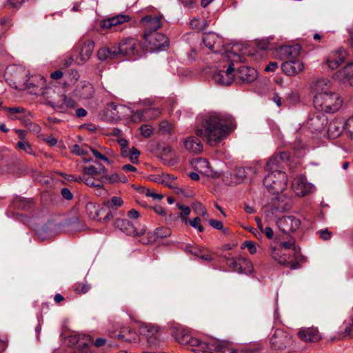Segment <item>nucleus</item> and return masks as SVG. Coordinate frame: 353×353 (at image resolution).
I'll return each mask as SVG.
<instances>
[{
    "mask_svg": "<svg viewBox=\"0 0 353 353\" xmlns=\"http://www.w3.org/2000/svg\"><path fill=\"white\" fill-rule=\"evenodd\" d=\"M235 128L236 122L230 114L209 112L201 116L200 127H196V134L205 137L210 145L215 146Z\"/></svg>",
    "mask_w": 353,
    "mask_h": 353,
    "instance_id": "nucleus-1",
    "label": "nucleus"
},
{
    "mask_svg": "<svg viewBox=\"0 0 353 353\" xmlns=\"http://www.w3.org/2000/svg\"><path fill=\"white\" fill-rule=\"evenodd\" d=\"M287 158V153L281 152L270 157L266 163L267 174L263 179V184L273 194L282 192L287 187L288 176L285 172L281 170Z\"/></svg>",
    "mask_w": 353,
    "mask_h": 353,
    "instance_id": "nucleus-2",
    "label": "nucleus"
},
{
    "mask_svg": "<svg viewBox=\"0 0 353 353\" xmlns=\"http://www.w3.org/2000/svg\"><path fill=\"white\" fill-rule=\"evenodd\" d=\"M314 103L328 112H334L342 106L343 99L336 92L322 90L314 96Z\"/></svg>",
    "mask_w": 353,
    "mask_h": 353,
    "instance_id": "nucleus-3",
    "label": "nucleus"
},
{
    "mask_svg": "<svg viewBox=\"0 0 353 353\" xmlns=\"http://www.w3.org/2000/svg\"><path fill=\"white\" fill-rule=\"evenodd\" d=\"M225 57L230 61L229 66L225 71H219L213 76L214 81L221 86H230L234 80V63L241 61V57L232 52H228Z\"/></svg>",
    "mask_w": 353,
    "mask_h": 353,
    "instance_id": "nucleus-4",
    "label": "nucleus"
},
{
    "mask_svg": "<svg viewBox=\"0 0 353 353\" xmlns=\"http://www.w3.org/2000/svg\"><path fill=\"white\" fill-rule=\"evenodd\" d=\"M131 112V108L123 105H116L114 103L108 104L100 114L101 118L106 121L117 122L125 118Z\"/></svg>",
    "mask_w": 353,
    "mask_h": 353,
    "instance_id": "nucleus-5",
    "label": "nucleus"
},
{
    "mask_svg": "<svg viewBox=\"0 0 353 353\" xmlns=\"http://www.w3.org/2000/svg\"><path fill=\"white\" fill-rule=\"evenodd\" d=\"M94 48V43L88 39H81L75 45L73 51L78 54L75 61L78 65H83L88 61Z\"/></svg>",
    "mask_w": 353,
    "mask_h": 353,
    "instance_id": "nucleus-6",
    "label": "nucleus"
},
{
    "mask_svg": "<svg viewBox=\"0 0 353 353\" xmlns=\"http://www.w3.org/2000/svg\"><path fill=\"white\" fill-rule=\"evenodd\" d=\"M114 227L120 230L126 235L131 236H141L146 232V227L143 225H134L125 219L117 218L113 222Z\"/></svg>",
    "mask_w": 353,
    "mask_h": 353,
    "instance_id": "nucleus-7",
    "label": "nucleus"
},
{
    "mask_svg": "<svg viewBox=\"0 0 353 353\" xmlns=\"http://www.w3.org/2000/svg\"><path fill=\"white\" fill-rule=\"evenodd\" d=\"M143 39L148 43V48L152 50H164L169 45L168 38L158 32L143 33Z\"/></svg>",
    "mask_w": 353,
    "mask_h": 353,
    "instance_id": "nucleus-8",
    "label": "nucleus"
},
{
    "mask_svg": "<svg viewBox=\"0 0 353 353\" xmlns=\"http://www.w3.org/2000/svg\"><path fill=\"white\" fill-rule=\"evenodd\" d=\"M172 333L176 341L182 345L197 346L200 343V341L192 337L188 330L183 327H173Z\"/></svg>",
    "mask_w": 353,
    "mask_h": 353,
    "instance_id": "nucleus-9",
    "label": "nucleus"
},
{
    "mask_svg": "<svg viewBox=\"0 0 353 353\" xmlns=\"http://www.w3.org/2000/svg\"><path fill=\"white\" fill-rule=\"evenodd\" d=\"M118 46L121 57L132 56L138 53L140 42L135 37H128L121 39Z\"/></svg>",
    "mask_w": 353,
    "mask_h": 353,
    "instance_id": "nucleus-10",
    "label": "nucleus"
},
{
    "mask_svg": "<svg viewBox=\"0 0 353 353\" xmlns=\"http://www.w3.org/2000/svg\"><path fill=\"white\" fill-rule=\"evenodd\" d=\"M141 26L144 28V33L157 32L162 26V17L161 15H146L141 18Z\"/></svg>",
    "mask_w": 353,
    "mask_h": 353,
    "instance_id": "nucleus-11",
    "label": "nucleus"
},
{
    "mask_svg": "<svg viewBox=\"0 0 353 353\" xmlns=\"http://www.w3.org/2000/svg\"><path fill=\"white\" fill-rule=\"evenodd\" d=\"M292 188L299 196H304L314 191V185L307 181L304 176H298L292 181Z\"/></svg>",
    "mask_w": 353,
    "mask_h": 353,
    "instance_id": "nucleus-12",
    "label": "nucleus"
},
{
    "mask_svg": "<svg viewBox=\"0 0 353 353\" xmlns=\"http://www.w3.org/2000/svg\"><path fill=\"white\" fill-rule=\"evenodd\" d=\"M276 223L281 232L287 233L296 230L301 225V221L294 216H285L279 218Z\"/></svg>",
    "mask_w": 353,
    "mask_h": 353,
    "instance_id": "nucleus-13",
    "label": "nucleus"
},
{
    "mask_svg": "<svg viewBox=\"0 0 353 353\" xmlns=\"http://www.w3.org/2000/svg\"><path fill=\"white\" fill-rule=\"evenodd\" d=\"M270 254L274 261L283 265H291L294 259L290 257V253L284 252L279 245L272 244L270 246Z\"/></svg>",
    "mask_w": 353,
    "mask_h": 353,
    "instance_id": "nucleus-14",
    "label": "nucleus"
},
{
    "mask_svg": "<svg viewBox=\"0 0 353 353\" xmlns=\"http://www.w3.org/2000/svg\"><path fill=\"white\" fill-rule=\"evenodd\" d=\"M292 205V200L290 196L285 194L279 195L272 200V210L283 212L290 210Z\"/></svg>",
    "mask_w": 353,
    "mask_h": 353,
    "instance_id": "nucleus-15",
    "label": "nucleus"
},
{
    "mask_svg": "<svg viewBox=\"0 0 353 353\" xmlns=\"http://www.w3.org/2000/svg\"><path fill=\"white\" fill-rule=\"evenodd\" d=\"M301 50L300 45L285 46L278 50L280 59L285 61L295 60L299 56Z\"/></svg>",
    "mask_w": 353,
    "mask_h": 353,
    "instance_id": "nucleus-16",
    "label": "nucleus"
},
{
    "mask_svg": "<svg viewBox=\"0 0 353 353\" xmlns=\"http://www.w3.org/2000/svg\"><path fill=\"white\" fill-rule=\"evenodd\" d=\"M184 148L192 154H200L203 150V146L200 139L194 136H189L181 139Z\"/></svg>",
    "mask_w": 353,
    "mask_h": 353,
    "instance_id": "nucleus-17",
    "label": "nucleus"
},
{
    "mask_svg": "<svg viewBox=\"0 0 353 353\" xmlns=\"http://www.w3.org/2000/svg\"><path fill=\"white\" fill-rule=\"evenodd\" d=\"M335 74L338 83L347 82L350 86L353 87V63H347Z\"/></svg>",
    "mask_w": 353,
    "mask_h": 353,
    "instance_id": "nucleus-18",
    "label": "nucleus"
},
{
    "mask_svg": "<svg viewBox=\"0 0 353 353\" xmlns=\"http://www.w3.org/2000/svg\"><path fill=\"white\" fill-rule=\"evenodd\" d=\"M298 336L305 343L317 342L322 338L319 330L314 327L301 329L298 332Z\"/></svg>",
    "mask_w": 353,
    "mask_h": 353,
    "instance_id": "nucleus-19",
    "label": "nucleus"
},
{
    "mask_svg": "<svg viewBox=\"0 0 353 353\" xmlns=\"http://www.w3.org/2000/svg\"><path fill=\"white\" fill-rule=\"evenodd\" d=\"M161 112L158 109H148L144 111L134 112L131 110V112L125 117H130L132 121L139 122L142 121L143 117L146 119H154L160 115Z\"/></svg>",
    "mask_w": 353,
    "mask_h": 353,
    "instance_id": "nucleus-20",
    "label": "nucleus"
},
{
    "mask_svg": "<svg viewBox=\"0 0 353 353\" xmlns=\"http://www.w3.org/2000/svg\"><path fill=\"white\" fill-rule=\"evenodd\" d=\"M282 70L288 75L296 74L304 69V65L300 60L285 61L281 65Z\"/></svg>",
    "mask_w": 353,
    "mask_h": 353,
    "instance_id": "nucleus-21",
    "label": "nucleus"
},
{
    "mask_svg": "<svg viewBox=\"0 0 353 353\" xmlns=\"http://www.w3.org/2000/svg\"><path fill=\"white\" fill-rule=\"evenodd\" d=\"M150 346H156L160 343V335L157 327L146 325L141 328Z\"/></svg>",
    "mask_w": 353,
    "mask_h": 353,
    "instance_id": "nucleus-22",
    "label": "nucleus"
},
{
    "mask_svg": "<svg viewBox=\"0 0 353 353\" xmlns=\"http://www.w3.org/2000/svg\"><path fill=\"white\" fill-rule=\"evenodd\" d=\"M60 94L57 90H46L41 93L43 98L46 99V103L50 104L54 108L61 109L62 103H61Z\"/></svg>",
    "mask_w": 353,
    "mask_h": 353,
    "instance_id": "nucleus-23",
    "label": "nucleus"
},
{
    "mask_svg": "<svg viewBox=\"0 0 353 353\" xmlns=\"http://www.w3.org/2000/svg\"><path fill=\"white\" fill-rule=\"evenodd\" d=\"M344 129L345 123L341 119H336L330 123L327 133L330 138L335 139L341 134Z\"/></svg>",
    "mask_w": 353,
    "mask_h": 353,
    "instance_id": "nucleus-24",
    "label": "nucleus"
},
{
    "mask_svg": "<svg viewBox=\"0 0 353 353\" xmlns=\"http://www.w3.org/2000/svg\"><path fill=\"white\" fill-rule=\"evenodd\" d=\"M312 85L316 88H323V87H337L339 83L336 78V74L332 77H316L312 81Z\"/></svg>",
    "mask_w": 353,
    "mask_h": 353,
    "instance_id": "nucleus-25",
    "label": "nucleus"
},
{
    "mask_svg": "<svg viewBox=\"0 0 353 353\" xmlns=\"http://www.w3.org/2000/svg\"><path fill=\"white\" fill-rule=\"evenodd\" d=\"M130 17L126 14H118L117 16L103 19L101 22V26L103 28L110 29L119 24L128 22Z\"/></svg>",
    "mask_w": 353,
    "mask_h": 353,
    "instance_id": "nucleus-26",
    "label": "nucleus"
},
{
    "mask_svg": "<svg viewBox=\"0 0 353 353\" xmlns=\"http://www.w3.org/2000/svg\"><path fill=\"white\" fill-rule=\"evenodd\" d=\"M256 70L250 67L241 66L238 68V77L243 82L250 83L256 78Z\"/></svg>",
    "mask_w": 353,
    "mask_h": 353,
    "instance_id": "nucleus-27",
    "label": "nucleus"
},
{
    "mask_svg": "<svg viewBox=\"0 0 353 353\" xmlns=\"http://www.w3.org/2000/svg\"><path fill=\"white\" fill-rule=\"evenodd\" d=\"M86 213L88 216L94 220L101 221V214L104 212L103 208L94 203L89 202L85 205Z\"/></svg>",
    "mask_w": 353,
    "mask_h": 353,
    "instance_id": "nucleus-28",
    "label": "nucleus"
},
{
    "mask_svg": "<svg viewBox=\"0 0 353 353\" xmlns=\"http://www.w3.org/2000/svg\"><path fill=\"white\" fill-rule=\"evenodd\" d=\"M345 52L343 51H336L333 52L327 59V65L330 68L336 69L345 60Z\"/></svg>",
    "mask_w": 353,
    "mask_h": 353,
    "instance_id": "nucleus-29",
    "label": "nucleus"
},
{
    "mask_svg": "<svg viewBox=\"0 0 353 353\" xmlns=\"http://www.w3.org/2000/svg\"><path fill=\"white\" fill-rule=\"evenodd\" d=\"M279 246L285 252L290 253V257H296V255L299 252V249L295 245L294 239H290L288 241L281 243Z\"/></svg>",
    "mask_w": 353,
    "mask_h": 353,
    "instance_id": "nucleus-30",
    "label": "nucleus"
},
{
    "mask_svg": "<svg viewBox=\"0 0 353 353\" xmlns=\"http://www.w3.org/2000/svg\"><path fill=\"white\" fill-rule=\"evenodd\" d=\"M89 146L87 145H79L78 144H74L70 148V152L72 154H77L78 156L83 157V161L84 162H89L92 159L86 157L85 156L88 154Z\"/></svg>",
    "mask_w": 353,
    "mask_h": 353,
    "instance_id": "nucleus-31",
    "label": "nucleus"
},
{
    "mask_svg": "<svg viewBox=\"0 0 353 353\" xmlns=\"http://www.w3.org/2000/svg\"><path fill=\"white\" fill-rule=\"evenodd\" d=\"M327 123V119L324 115H316L310 120V125L316 132L321 131Z\"/></svg>",
    "mask_w": 353,
    "mask_h": 353,
    "instance_id": "nucleus-32",
    "label": "nucleus"
},
{
    "mask_svg": "<svg viewBox=\"0 0 353 353\" xmlns=\"http://www.w3.org/2000/svg\"><path fill=\"white\" fill-rule=\"evenodd\" d=\"M162 185L174 190H179L177 177L170 174L163 173Z\"/></svg>",
    "mask_w": 353,
    "mask_h": 353,
    "instance_id": "nucleus-33",
    "label": "nucleus"
},
{
    "mask_svg": "<svg viewBox=\"0 0 353 353\" xmlns=\"http://www.w3.org/2000/svg\"><path fill=\"white\" fill-rule=\"evenodd\" d=\"M240 261L239 273L249 274L253 272L254 268L251 261L240 257Z\"/></svg>",
    "mask_w": 353,
    "mask_h": 353,
    "instance_id": "nucleus-34",
    "label": "nucleus"
},
{
    "mask_svg": "<svg viewBox=\"0 0 353 353\" xmlns=\"http://www.w3.org/2000/svg\"><path fill=\"white\" fill-rule=\"evenodd\" d=\"M83 172L84 173V175L93 176L100 173L105 174L107 170L102 165H100L99 169H97L94 165H89L83 167Z\"/></svg>",
    "mask_w": 353,
    "mask_h": 353,
    "instance_id": "nucleus-35",
    "label": "nucleus"
},
{
    "mask_svg": "<svg viewBox=\"0 0 353 353\" xmlns=\"http://www.w3.org/2000/svg\"><path fill=\"white\" fill-rule=\"evenodd\" d=\"M119 339L130 343L136 342L137 334L133 330H124L118 335Z\"/></svg>",
    "mask_w": 353,
    "mask_h": 353,
    "instance_id": "nucleus-36",
    "label": "nucleus"
},
{
    "mask_svg": "<svg viewBox=\"0 0 353 353\" xmlns=\"http://www.w3.org/2000/svg\"><path fill=\"white\" fill-rule=\"evenodd\" d=\"M252 172V169L251 168H239L236 169L235 171L236 182L238 183H241Z\"/></svg>",
    "mask_w": 353,
    "mask_h": 353,
    "instance_id": "nucleus-37",
    "label": "nucleus"
},
{
    "mask_svg": "<svg viewBox=\"0 0 353 353\" xmlns=\"http://www.w3.org/2000/svg\"><path fill=\"white\" fill-rule=\"evenodd\" d=\"M75 180L78 182L83 181L87 185L94 188L100 187V183H101V181H96L95 179L91 176H86L85 175H83L82 176H79L78 179H76Z\"/></svg>",
    "mask_w": 353,
    "mask_h": 353,
    "instance_id": "nucleus-38",
    "label": "nucleus"
},
{
    "mask_svg": "<svg viewBox=\"0 0 353 353\" xmlns=\"http://www.w3.org/2000/svg\"><path fill=\"white\" fill-rule=\"evenodd\" d=\"M182 221L185 223H189L192 227L196 229L200 232L204 231V228L201 224V221L199 217H195L193 219H188L186 217H182Z\"/></svg>",
    "mask_w": 353,
    "mask_h": 353,
    "instance_id": "nucleus-39",
    "label": "nucleus"
},
{
    "mask_svg": "<svg viewBox=\"0 0 353 353\" xmlns=\"http://www.w3.org/2000/svg\"><path fill=\"white\" fill-rule=\"evenodd\" d=\"M299 94L295 90H289L285 94V101L290 104H296L299 101Z\"/></svg>",
    "mask_w": 353,
    "mask_h": 353,
    "instance_id": "nucleus-40",
    "label": "nucleus"
},
{
    "mask_svg": "<svg viewBox=\"0 0 353 353\" xmlns=\"http://www.w3.org/2000/svg\"><path fill=\"white\" fill-rule=\"evenodd\" d=\"M216 36L214 34L208 33L205 34L203 38V42L209 49L212 50L214 47L215 40Z\"/></svg>",
    "mask_w": 353,
    "mask_h": 353,
    "instance_id": "nucleus-41",
    "label": "nucleus"
},
{
    "mask_svg": "<svg viewBox=\"0 0 353 353\" xmlns=\"http://www.w3.org/2000/svg\"><path fill=\"white\" fill-rule=\"evenodd\" d=\"M90 285L87 282H79L74 286V291L77 294H85L90 290Z\"/></svg>",
    "mask_w": 353,
    "mask_h": 353,
    "instance_id": "nucleus-42",
    "label": "nucleus"
},
{
    "mask_svg": "<svg viewBox=\"0 0 353 353\" xmlns=\"http://www.w3.org/2000/svg\"><path fill=\"white\" fill-rule=\"evenodd\" d=\"M110 183L121 182L126 183L128 181V178L122 173H114L108 177Z\"/></svg>",
    "mask_w": 353,
    "mask_h": 353,
    "instance_id": "nucleus-43",
    "label": "nucleus"
},
{
    "mask_svg": "<svg viewBox=\"0 0 353 353\" xmlns=\"http://www.w3.org/2000/svg\"><path fill=\"white\" fill-rule=\"evenodd\" d=\"M3 110L8 112V117H10L11 119H18L16 116H14L15 114H21L25 112V109L22 107H5L3 108Z\"/></svg>",
    "mask_w": 353,
    "mask_h": 353,
    "instance_id": "nucleus-44",
    "label": "nucleus"
},
{
    "mask_svg": "<svg viewBox=\"0 0 353 353\" xmlns=\"http://www.w3.org/2000/svg\"><path fill=\"white\" fill-rule=\"evenodd\" d=\"M105 204L107 207H114L117 208L123 204V201L121 197L114 196L110 200L107 201Z\"/></svg>",
    "mask_w": 353,
    "mask_h": 353,
    "instance_id": "nucleus-45",
    "label": "nucleus"
},
{
    "mask_svg": "<svg viewBox=\"0 0 353 353\" xmlns=\"http://www.w3.org/2000/svg\"><path fill=\"white\" fill-rule=\"evenodd\" d=\"M60 99L61 103H62V108L63 107L68 108H74L77 105L76 102L72 99L66 97L65 94H61Z\"/></svg>",
    "mask_w": 353,
    "mask_h": 353,
    "instance_id": "nucleus-46",
    "label": "nucleus"
},
{
    "mask_svg": "<svg viewBox=\"0 0 353 353\" xmlns=\"http://www.w3.org/2000/svg\"><path fill=\"white\" fill-rule=\"evenodd\" d=\"M230 343L228 341H216L212 343V346L218 352H223L228 348Z\"/></svg>",
    "mask_w": 353,
    "mask_h": 353,
    "instance_id": "nucleus-47",
    "label": "nucleus"
},
{
    "mask_svg": "<svg viewBox=\"0 0 353 353\" xmlns=\"http://www.w3.org/2000/svg\"><path fill=\"white\" fill-rule=\"evenodd\" d=\"M240 257H235V258H230L227 259V265L232 269L233 271L239 272V265L240 261Z\"/></svg>",
    "mask_w": 353,
    "mask_h": 353,
    "instance_id": "nucleus-48",
    "label": "nucleus"
},
{
    "mask_svg": "<svg viewBox=\"0 0 353 353\" xmlns=\"http://www.w3.org/2000/svg\"><path fill=\"white\" fill-rule=\"evenodd\" d=\"M17 145L19 149L25 151L28 154H32L33 153L31 145L25 139L19 141Z\"/></svg>",
    "mask_w": 353,
    "mask_h": 353,
    "instance_id": "nucleus-49",
    "label": "nucleus"
},
{
    "mask_svg": "<svg viewBox=\"0 0 353 353\" xmlns=\"http://www.w3.org/2000/svg\"><path fill=\"white\" fill-rule=\"evenodd\" d=\"M154 235L157 238H166L171 235V230L167 228H159L155 230Z\"/></svg>",
    "mask_w": 353,
    "mask_h": 353,
    "instance_id": "nucleus-50",
    "label": "nucleus"
},
{
    "mask_svg": "<svg viewBox=\"0 0 353 353\" xmlns=\"http://www.w3.org/2000/svg\"><path fill=\"white\" fill-rule=\"evenodd\" d=\"M89 151H90L92 153V154L95 157L96 159L102 160L108 164H110L112 163V161H110L108 158H107L105 155L102 154L98 150H97L91 147H89L88 152Z\"/></svg>",
    "mask_w": 353,
    "mask_h": 353,
    "instance_id": "nucleus-51",
    "label": "nucleus"
},
{
    "mask_svg": "<svg viewBox=\"0 0 353 353\" xmlns=\"http://www.w3.org/2000/svg\"><path fill=\"white\" fill-rule=\"evenodd\" d=\"M97 57L100 60H106L110 58L109 47H103L97 52Z\"/></svg>",
    "mask_w": 353,
    "mask_h": 353,
    "instance_id": "nucleus-52",
    "label": "nucleus"
},
{
    "mask_svg": "<svg viewBox=\"0 0 353 353\" xmlns=\"http://www.w3.org/2000/svg\"><path fill=\"white\" fill-rule=\"evenodd\" d=\"M194 347L196 348L194 349L193 351L196 353H212V350L210 349L208 345L204 343H201V341L199 345Z\"/></svg>",
    "mask_w": 353,
    "mask_h": 353,
    "instance_id": "nucleus-53",
    "label": "nucleus"
},
{
    "mask_svg": "<svg viewBox=\"0 0 353 353\" xmlns=\"http://www.w3.org/2000/svg\"><path fill=\"white\" fill-rule=\"evenodd\" d=\"M108 209V212L103 217V220L105 221L113 219L119 213L117 211V208L114 207H107Z\"/></svg>",
    "mask_w": 353,
    "mask_h": 353,
    "instance_id": "nucleus-54",
    "label": "nucleus"
},
{
    "mask_svg": "<svg viewBox=\"0 0 353 353\" xmlns=\"http://www.w3.org/2000/svg\"><path fill=\"white\" fill-rule=\"evenodd\" d=\"M79 92L77 93V95H79L80 99H90L92 98L94 95V92L92 90H78Z\"/></svg>",
    "mask_w": 353,
    "mask_h": 353,
    "instance_id": "nucleus-55",
    "label": "nucleus"
},
{
    "mask_svg": "<svg viewBox=\"0 0 353 353\" xmlns=\"http://www.w3.org/2000/svg\"><path fill=\"white\" fill-rule=\"evenodd\" d=\"M190 25L193 29H195L197 30H202L205 28L204 21H201L198 19H194L191 20V21L190 22Z\"/></svg>",
    "mask_w": 353,
    "mask_h": 353,
    "instance_id": "nucleus-56",
    "label": "nucleus"
},
{
    "mask_svg": "<svg viewBox=\"0 0 353 353\" xmlns=\"http://www.w3.org/2000/svg\"><path fill=\"white\" fill-rule=\"evenodd\" d=\"M140 130L142 136L148 138L151 136L154 130L151 125L145 124L141 126Z\"/></svg>",
    "mask_w": 353,
    "mask_h": 353,
    "instance_id": "nucleus-57",
    "label": "nucleus"
},
{
    "mask_svg": "<svg viewBox=\"0 0 353 353\" xmlns=\"http://www.w3.org/2000/svg\"><path fill=\"white\" fill-rule=\"evenodd\" d=\"M110 58L109 59H119L121 57L119 46L109 47Z\"/></svg>",
    "mask_w": 353,
    "mask_h": 353,
    "instance_id": "nucleus-58",
    "label": "nucleus"
},
{
    "mask_svg": "<svg viewBox=\"0 0 353 353\" xmlns=\"http://www.w3.org/2000/svg\"><path fill=\"white\" fill-rule=\"evenodd\" d=\"M192 209L194 213H196L198 215H201V214L205 212V210H206L205 206L201 202L199 201H196L192 203Z\"/></svg>",
    "mask_w": 353,
    "mask_h": 353,
    "instance_id": "nucleus-59",
    "label": "nucleus"
},
{
    "mask_svg": "<svg viewBox=\"0 0 353 353\" xmlns=\"http://www.w3.org/2000/svg\"><path fill=\"white\" fill-rule=\"evenodd\" d=\"M185 251L186 252L191 253L192 254L198 256H200V254L201 253V248L194 247L192 245H187L185 247Z\"/></svg>",
    "mask_w": 353,
    "mask_h": 353,
    "instance_id": "nucleus-60",
    "label": "nucleus"
},
{
    "mask_svg": "<svg viewBox=\"0 0 353 353\" xmlns=\"http://www.w3.org/2000/svg\"><path fill=\"white\" fill-rule=\"evenodd\" d=\"M345 130L349 137L353 139V116L350 117L345 122Z\"/></svg>",
    "mask_w": 353,
    "mask_h": 353,
    "instance_id": "nucleus-61",
    "label": "nucleus"
},
{
    "mask_svg": "<svg viewBox=\"0 0 353 353\" xmlns=\"http://www.w3.org/2000/svg\"><path fill=\"white\" fill-rule=\"evenodd\" d=\"M24 0H7L5 6L8 8H15L23 3Z\"/></svg>",
    "mask_w": 353,
    "mask_h": 353,
    "instance_id": "nucleus-62",
    "label": "nucleus"
},
{
    "mask_svg": "<svg viewBox=\"0 0 353 353\" xmlns=\"http://www.w3.org/2000/svg\"><path fill=\"white\" fill-rule=\"evenodd\" d=\"M177 207L179 210H181V219H182V217L188 218V216L190 215L191 212L190 208L188 206H185L181 204H177Z\"/></svg>",
    "mask_w": 353,
    "mask_h": 353,
    "instance_id": "nucleus-63",
    "label": "nucleus"
},
{
    "mask_svg": "<svg viewBox=\"0 0 353 353\" xmlns=\"http://www.w3.org/2000/svg\"><path fill=\"white\" fill-rule=\"evenodd\" d=\"M353 336V324L348 325L345 328L344 333L342 334L341 337H352Z\"/></svg>",
    "mask_w": 353,
    "mask_h": 353,
    "instance_id": "nucleus-64",
    "label": "nucleus"
}]
</instances>
